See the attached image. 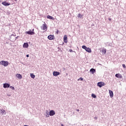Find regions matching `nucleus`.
<instances>
[{
  "label": "nucleus",
  "instance_id": "1",
  "mask_svg": "<svg viewBox=\"0 0 126 126\" xmlns=\"http://www.w3.org/2000/svg\"><path fill=\"white\" fill-rule=\"evenodd\" d=\"M0 64L3 65V66H7L9 64V63L8 61H1L0 62Z\"/></svg>",
  "mask_w": 126,
  "mask_h": 126
},
{
  "label": "nucleus",
  "instance_id": "2",
  "mask_svg": "<svg viewBox=\"0 0 126 126\" xmlns=\"http://www.w3.org/2000/svg\"><path fill=\"white\" fill-rule=\"evenodd\" d=\"M82 49H84V50H85V51H86V52H88V53H91V52H92L91 51V49H90V48L87 47L85 45L82 46Z\"/></svg>",
  "mask_w": 126,
  "mask_h": 126
},
{
  "label": "nucleus",
  "instance_id": "3",
  "mask_svg": "<svg viewBox=\"0 0 126 126\" xmlns=\"http://www.w3.org/2000/svg\"><path fill=\"white\" fill-rule=\"evenodd\" d=\"M106 85V84L103 82H99L97 83V86L101 88V87H103V86H105Z\"/></svg>",
  "mask_w": 126,
  "mask_h": 126
},
{
  "label": "nucleus",
  "instance_id": "4",
  "mask_svg": "<svg viewBox=\"0 0 126 126\" xmlns=\"http://www.w3.org/2000/svg\"><path fill=\"white\" fill-rule=\"evenodd\" d=\"M26 33H27L29 35H34V34H35V32H34V29L32 30V32L29 31L26 32Z\"/></svg>",
  "mask_w": 126,
  "mask_h": 126
},
{
  "label": "nucleus",
  "instance_id": "5",
  "mask_svg": "<svg viewBox=\"0 0 126 126\" xmlns=\"http://www.w3.org/2000/svg\"><path fill=\"white\" fill-rule=\"evenodd\" d=\"M42 30L47 31V29H48V28L47 27V24H46V23H44V24H43Z\"/></svg>",
  "mask_w": 126,
  "mask_h": 126
},
{
  "label": "nucleus",
  "instance_id": "6",
  "mask_svg": "<svg viewBox=\"0 0 126 126\" xmlns=\"http://www.w3.org/2000/svg\"><path fill=\"white\" fill-rule=\"evenodd\" d=\"M49 40H52L55 39V36L54 35H50L48 36Z\"/></svg>",
  "mask_w": 126,
  "mask_h": 126
},
{
  "label": "nucleus",
  "instance_id": "7",
  "mask_svg": "<svg viewBox=\"0 0 126 126\" xmlns=\"http://www.w3.org/2000/svg\"><path fill=\"white\" fill-rule=\"evenodd\" d=\"M56 114V112H55V111L54 110H51L50 112H49V116H54Z\"/></svg>",
  "mask_w": 126,
  "mask_h": 126
},
{
  "label": "nucleus",
  "instance_id": "8",
  "mask_svg": "<svg viewBox=\"0 0 126 126\" xmlns=\"http://www.w3.org/2000/svg\"><path fill=\"white\" fill-rule=\"evenodd\" d=\"M60 74H61V73H60V72H58V71L53 72L54 76H58V75H60Z\"/></svg>",
  "mask_w": 126,
  "mask_h": 126
},
{
  "label": "nucleus",
  "instance_id": "9",
  "mask_svg": "<svg viewBox=\"0 0 126 126\" xmlns=\"http://www.w3.org/2000/svg\"><path fill=\"white\" fill-rule=\"evenodd\" d=\"M2 4H3V5H4L5 6L10 5V3L6 2V1L2 2Z\"/></svg>",
  "mask_w": 126,
  "mask_h": 126
},
{
  "label": "nucleus",
  "instance_id": "10",
  "mask_svg": "<svg viewBox=\"0 0 126 126\" xmlns=\"http://www.w3.org/2000/svg\"><path fill=\"white\" fill-rule=\"evenodd\" d=\"M63 41L64 43H67V35H64Z\"/></svg>",
  "mask_w": 126,
  "mask_h": 126
},
{
  "label": "nucleus",
  "instance_id": "11",
  "mask_svg": "<svg viewBox=\"0 0 126 126\" xmlns=\"http://www.w3.org/2000/svg\"><path fill=\"white\" fill-rule=\"evenodd\" d=\"M10 86V85L7 83L3 84V88H8Z\"/></svg>",
  "mask_w": 126,
  "mask_h": 126
},
{
  "label": "nucleus",
  "instance_id": "12",
  "mask_svg": "<svg viewBox=\"0 0 126 126\" xmlns=\"http://www.w3.org/2000/svg\"><path fill=\"white\" fill-rule=\"evenodd\" d=\"M16 76L18 78V79H21L22 78V75L20 74H16Z\"/></svg>",
  "mask_w": 126,
  "mask_h": 126
},
{
  "label": "nucleus",
  "instance_id": "13",
  "mask_svg": "<svg viewBox=\"0 0 126 126\" xmlns=\"http://www.w3.org/2000/svg\"><path fill=\"white\" fill-rule=\"evenodd\" d=\"M0 113H1V114H2V115H6V112H5V110H3V109H0Z\"/></svg>",
  "mask_w": 126,
  "mask_h": 126
},
{
  "label": "nucleus",
  "instance_id": "14",
  "mask_svg": "<svg viewBox=\"0 0 126 126\" xmlns=\"http://www.w3.org/2000/svg\"><path fill=\"white\" fill-rule=\"evenodd\" d=\"M23 47V48H28V47H29V44H28V43H24Z\"/></svg>",
  "mask_w": 126,
  "mask_h": 126
},
{
  "label": "nucleus",
  "instance_id": "15",
  "mask_svg": "<svg viewBox=\"0 0 126 126\" xmlns=\"http://www.w3.org/2000/svg\"><path fill=\"white\" fill-rule=\"evenodd\" d=\"M115 76L117 77V78H123V76H122L121 74H116Z\"/></svg>",
  "mask_w": 126,
  "mask_h": 126
},
{
  "label": "nucleus",
  "instance_id": "16",
  "mask_svg": "<svg viewBox=\"0 0 126 126\" xmlns=\"http://www.w3.org/2000/svg\"><path fill=\"white\" fill-rule=\"evenodd\" d=\"M109 94H110V96L111 97V98H112V97H113L114 96V93H113L112 91L109 90Z\"/></svg>",
  "mask_w": 126,
  "mask_h": 126
},
{
  "label": "nucleus",
  "instance_id": "17",
  "mask_svg": "<svg viewBox=\"0 0 126 126\" xmlns=\"http://www.w3.org/2000/svg\"><path fill=\"white\" fill-rule=\"evenodd\" d=\"M47 18H48V19H51V20H55V18H54V17L50 15H48L47 16Z\"/></svg>",
  "mask_w": 126,
  "mask_h": 126
},
{
  "label": "nucleus",
  "instance_id": "18",
  "mask_svg": "<svg viewBox=\"0 0 126 126\" xmlns=\"http://www.w3.org/2000/svg\"><path fill=\"white\" fill-rule=\"evenodd\" d=\"M90 72H92L93 74H94V73L96 72V70H95L94 68H92L90 69Z\"/></svg>",
  "mask_w": 126,
  "mask_h": 126
},
{
  "label": "nucleus",
  "instance_id": "19",
  "mask_svg": "<svg viewBox=\"0 0 126 126\" xmlns=\"http://www.w3.org/2000/svg\"><path fill=\"white\" fill-rule=\"evenodd\" d=\"M30 76L32 78H35V75H34L33 73H31Z\"/></svg>",
  "mask_w": 126,
  "mask_h": 126
},
{
  "label": "nucleus",
  "instance_id": "20",
  "mask_svg": "<svg viewBox=\"0 0 126 126\" xmlns=\"http://www.w3.org/2000/svg\"><path fill=\"white\" fill-rule=\"evenodd\" d=\"M83 15H82V14L79 13L78 14V17H80V18H82Z\"/></svg>",
  "mask_w": 126,
  "mask_h": 126
},
{
  "label": "nucleus",
  "instance_id": "21",
  "mask_svg": "<svg viewBox=\"0 0 126 126\" xmlns=\"http://www.w3.org/2000/svg\"><path fill=\"white\" fill-rule=\"evenodd\" d=\"M46 116L47 118H49V117H50V114H49V112H48V111H46Z\"/></svg>",
  "mask_w": 126,
  "mask_h": 126
},
{
  "label": "nucleus",
  "instance_id": "22",
  "mask_svg": "<svg viewBox=\"0 0 126 126\" xmlns=\"http://www.w3.org/2000/svg\"><path fill=\"white\" fill-rule=\"evenodd\" d=\"M102 53H103V54H105L106 53H107V51H106V49H103V50H102Z\"/></svg>",
  "mask_w": 126,
  "mask_h": 126
},
{
  "label": "nucleus",
  "instance_id": "23",
  "mask_svg": "<svg viewBox=\"0 0 126 126\" xmlns=\"http://www.w3.org/2000/svg\"><path fill=\"white\" fill-rule=\"evenodd\" d=\"M92 97H93V98H96V95L94 94H92Z\"/></svg>",
  "mask_w": 126,
  "mask_h": 126
},
{
  "label": "nucleus",
  "instance_id": "24",
  "mask_svg": "<svg viewBox=\"0 0 126 126\" xmlns=\"http://www.w3.org/2000/svg\"><path fill=\"white\" fill-rule=\"evenodd\" d=\"M122 66L124 68H126V64H122Z\"/></svg>",
  "mask_w": 126,
  "mask_h": 126
},
{
  "label": "nucleus",
  "instance_id": "25",
  "mask_svg": "<svg viewBox=\"0 0 126 126\" xmlns=\"http://www.w3.org/2000/svg\"><path fill=\"white\" fill-rule=\"evenodd\" d=\"M10 88H11V89H12V90H14V88L12 86H10Z\"/></svg>",
  "mask_w": 126,
  "mask_h": 126
},
{
  "label": "nucleus",
  "instance_id": "26",
  "mask_svg": "<svg viewBox=\"0 0 126 126\" xmlns=\"http://www.w3.org/2000/svg\"><path fill=\"white\" fill-rule=\"evenodd\" d=\"M78 80H81V81H82V80H83V78L80 77Z\"/></svg>",
  "mask_w": 126,
  "mask_h": 126
},
{
  "label": "nucleus",
  "instance_id": "27",
  "mask_svg": "<svg viewBox=\"0 0 126 126\" xmlns=\"http://www.w3.org/2000/svg\"><path fill=\"white\" fill-rule=\"evenodd\" d=\"M72 52H73V51L72 50V49H69V52H70V53H72Z\"/></svg>",
  "mask_w": 126,
  "mask_h": 126
},
{
  "label": "nucleus",
  "instance_id": "28",
  "mask_svg": "<svg viewBox=\"0 0 126 126\" xmlns=\"http://www.w3.org/2000/svg\"><path fill=\"white\" fill-rule=\"evenodd\" d=\"M108 20H109V21H111V18H108Z\"/></svg>",
  "mask_w": 126,
  "mask_h": 126
},
{
  "label": "nucleus",
  "instance_id": "29",
  "mask_svg": "<svg viewBox=\"0 0 126 126\" xmlns=\"http://www.w3.org/2000/svg\"><path fill=\"white\" fill-rule=\"evenodd\" d=\"M27 58H29V55H27Z\"/></svg>",
  "mask_w": 126,
  "mask_h": 126
},
{
  "label": "nucleus",
  "instance_id": "30",
  "mask_svg": "<svg viewBox=\"0 0 126 126\" xmlns=\"http://www.w3.org/2000/svg\"><path fill=\"white\" fill-rule=\"evenodd\" d=\"M57 34H59V30H58V31H57Z\"/></svg>",
  "mask_w": 126,
  "mask_h": 126
},
{
  "label": "nucleus",
  "instance_id": "31",
  "mask_svg": "<svg viewBox=\"0 0 126 126\" xmlns=\"http://www.w3.org/2000/svg\"><path fill=\"white\" fill-rule=\"evenodd\" d=\"M94 119H95V120H97V119H98L97 117H94Z\"/></svg>",
  "mask_w": 126,
  "mask_h": 126
},
{
  "label": "nucleus",
  "instance_id": "32",
  "mask_svg": "<svg viewBox=\"0 0 126 126\" xmlns=\"http://www.w3.org/2000/svg\"><path fill=\"white\" fill-rule=\"evenodd\" d=\"M77 112H79V109H77Z\"/></svg>",
  "mask_w": 126,
  "mask_h": 126
},
{
  "label": "nucleus",
  "instance_id": "33",
  "mask_svg": "<svg viewBox=\"0 0 126 126\" xmlns=\"http://www.w3.org/2000/svg\"><path fill=\"white\" fill-rule=\"evenodd\" d=\"M62 126H63V125L62 124Z\"/></svg>",
  "mask_w": 126,
  "mask_h": 126
}]
</instances>
